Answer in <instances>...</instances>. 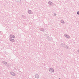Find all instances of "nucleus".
<instances>
[{
  "instance_id": "obj_1",
  "label": "nucleus",
  "mask_w": 79,
  "mask_h": 79,
  "mask_svg": "<svg viewBox=\"0 0 79 79\" xmlns=\"http://www.w3.org/2000/svg\"><path fill=\"white\" fill-rule=\"evenodd\" d=\"M49 71H50V72H51V73H52V72H53V71H54L53 69L52 68L50 69H49Z\"/></svg>"
},
{
  "instance_id": "obj_2",
  "label": "nucleus",
  "mask_w": 79,
  "mask_h": 79,
  "mask_svg": "<svg viewBox=\"0 0 79 79\" xmlns=\"http://www.w3.org/2000/svg\"><path fill=\"white\" fill-rule=\"evenodd\" d=\"M10 37L11 38H15V36L13 35H10Z\"/></svg>"
},
{
  "instance_id": "obj_3",
  "label": "nucleus",
  "mask_w": 79,
  "mask_h": 79,
  "mask_svg": "<svg viewBox=\"0 0 79 79\" xmlns=\"http://www.w3.org/2000/svg\"><path fill=\"white\" fill-rule=\"evenodd\" d=\"M10 74L11 75H12V76H15V73H14L13 72H11L10 73Z\"/></svg>"
},
{
  "instance_id": "obj_4",
  "label": "nucleus",
  "mask_w": 79,
  "mask_h": 79,
  "mask_svg": "<svg viewBox=\"0 0 79 79\" xmlns=\"http://www.w3.org/2000/svg\"><path fill=\"white\" fill-rule=\"evenodd\" d=\"M10 41H11V42H15V40L13 39H10Z\"/></svg>"
},
{
  "instance_id": "obj_5",
  "label": "nucleus",
  "mask_w": 79,
  "mask_h": 79,
  "mask_svg": "<svg viewBox=\"0 0 79 79\" xmlns=\"http://www.w3.org/2000/svg\"><path fill=\"white\" fill-rule=\"evenodd\" d=\"M35 77L36 78H39V76L38 75H35Z\"/></svg>"
},
{
  "instance_id": "obj_6",
  "label": "nucleus",
  "mask_w": 79,
  "mask_h": 79,
  "mask_svg": "<svg viewBox=\"0 0 79 79\" xmlns=\"http://www.w3.org/2000/svg\"><path fill=\"white\" fill-rule=\"evenodd\" d=\"M65 36L66 37H67V38H69V36L68 35H65Z\"/></svg>"
},
{
  "instance_id": "obj_7",
  "label": "nucleus",
  "mask_w": 79,
  "mask_h": 79,
  "mask_svg": "<svg viewBox=\"0 0 79 79\" xmlns=\"http://www.w3.org/2000/svg\"><path fill=\"white\" fill-rule=\"evenodd\" d=\"M28 13H29V14H31V10L28 11Z\"/></svg>"
},
{
  "instance_id": "obj_8",
  "label": "nucleus",
  "mask_w": 79,
  "mask_h": 79,
  "mask_svg": "<svg viewBox=\"0 0 79 79\" xmlns=\"http://www.w3.org/2000/svg\"><path fill=\"white\" fill-rule=\"evenodd\" d=\"M61 22L62 23H64V21H63V20L61 21Z\"/></svg>"
},
{
  "instance_id": "obj_9",
  "label": "nucleus",
  "mask_w": 79,
  "mask_h": 79,
  "mask_svg": "<svg viewBox=\"0 0 79 79\" xmlns=\"http://www.w3.org/2000/svg\"><path fill=\"white\" fill-rule=\"evenodd\" d=\"M77 15H79V12H77Z\"/></svg>"
},
{
  "instance_id": "obj_10",
  "label": "nucleus",
  "mask_w": 79,
  "mask_h": 79,
  "mask_svg": "<svg viewBox=\"0 0 79 79\" xmlns=\"http://www.w3.org/2000/svg\"><path fill=\"white\" fill-rule=\"evenodd\" d=\"M78 52H79V50H78Z\"/></svg>"
},
{
  "instance_id": "obj_11",
  "label": "nucleus",
  "mask_w": 79,
  "mask_h": 79,
  "mask_svg": "<svg viewBox=\"0 0 79 79\" xmlns=\"http://www.w3.org/2000/svg\"><path fill=\"white\" fill-rule=\"evenodd\" d=\"M5 63L6 64V62H5Z\"/></svg>"
}]
</instances>
